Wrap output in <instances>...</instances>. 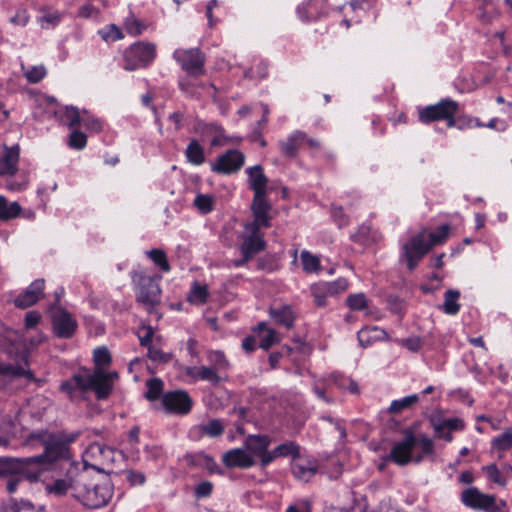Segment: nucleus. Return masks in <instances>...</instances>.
<instances>
[{"label": "nucleus", "mask_w": 512, "mask_h": 512, "mask_svg": "<svg viewBox=\"0 0 512 512\" xmlns=\"http://www.w3.org/2000/svg\"><path fill=\"white\" fill-rule=\"evenodd\" d=\"M94 369L88 373L86 368H81L86 374L75 373L69 379L62 381L60 391L66 394L70 400L75 398L77 391L87 393L93 391L99 401L107 400L113 392L114 382L119 378L116 371L107 372L106 366L112 362L111 354L106 347H98L93 352Z\"/></svg>", "instance_id": "f257e3e1"}, {"label": "nucleus", "mask_w": 512, "mask_h": 512, "mask_svg": "<svg viewBox=\"0 0 512 512\" xmlns=\"http://www.w3.org/2000/svg\"><path fill=\"white\" fill-rule=\"evenodd\" d=\"M82 435L81 430L68 432L59 430L52 432L43 453L31 457H14L16 461V472L18 483L28 481L37 482L47 466L53 465L60 460L71 458L70 446Z\"/></svg>", "instance_id": "f03ea898"}, {"label": "nucleus", "mask_w": 512, "mask_h": 512, "mask_svg": "<svg viewBox=\"0 0 512 512\" xmlns=\"http://www.w3.org/2000/svg\"><path fill=\"white\" fill-rule=\"evenodd\" d=\"M403 439L392 446L390 453L383 457L384 462H392L398 466L409 463L420 464L425 457L435 453L434 441L424 434L416 435L412 428L403 430Z\"/></svg>", "instance_id": "7ed1b4c3"}, {"label": "nucleus", "mask_w": 512, "mask_h": 512, "mask_svg": "<svg viewBox=\"0 0 512 512\" xmlns=\"http://www.w3.org/2000/svg\"><path fill=\"white\" fill-rule=\"evenodd\" d=\"M450 226L443 224L436 231L427 232L422 230L413 235L401 246L400 261L405 262L407 269L412 272L419 262L427 255L433 247L443 244L449 234Z\"/></svg>", "instance_id": "20e7f679"}, {"label": "nucleus", "mask_w": 512, "mask_h": 512, "mask_svg": "<svg viewBox=\"0 0 512 512\" xmlns=\"http://www.w3.org/2000/svg\"><path fill=\"white\" fill-rule=\"evenodd\" d=\"M113 490L108 483L97 484L86 474L73 478L72 497L87 509H99L108 504Z\"/></svg>", "instance_id": "39448f33"}, {"label": "nucleus", "mask_w": 512, "mask_h": 512, "mask_svg": "<svg viewBox=\"0 0 512 512\" xmlns=\"http://www.w3.org/2000/svg\"><path fill=\"white\" fill-rule=\"evenodd\" d=\"M134 285L136 302L146 308L148 313L161 303L162 290L160 274H147L144 270H133L130 273Z\"/></svg>", "instance_id": "423d86ee"}, {"label": "nucleus", "mask_w": 512, "mask_h": 512, "mask_svg": "<svg viewBox=\"0 0 512 512\" xmlns=\"http://www.w3.org/2000/svg\"><path fill=\"white\" fill-rule=\"evenodd\" d=\"M459 112V103L450 98L441 99L434 105H428L418 110V120L423 124L435 121H446L449 128L454 127L453 115Z\"/></svg>", "instance_id": "0eeeda50"}, {"label": "nucleus", "mask_w": 512, "mask_h": 512, "mask_svg": "<svg viewBox=\"0 0 512 512\" xmlns=\"http://www.w3.org/2000/svg\"><path fill=\"white\" fill-rule=\"evenodd\" d=\"M460 500L468 508L482 512H507L506 502L498 500L495 495L485 494L477 487L462 491Z\"/></svg>", "instance_id": "6e6552de"}, {"label": "nucleus", "mask_w": 512, "mask_h": 512, "mask_svg": "<svg viewBox=\"0 0 512 512\" xmlns=\"http://www.w3.org/2000/svg\"><path fill=\"white\" fill-rule=\"evenodd\" d=\"M156 57V46L150 42L139 41L132 44L124 52V66L126 71L147 68Z\"/></svg>", "instance_id": "1a4fd4ad"}, {"label": "nucleus", "mask_w": 512, "mask_h": 512, "mask_svg": "<svg viewBox=\"0 0 512 512\" xmlns=\"http://www.w3.org/2000/svg\"><path fill=\"white\" fill-rule=\"evenodd\" d=\"M116 451L114 448L99 442L91 443L84 452V463L99 473L110 474L104 466H109L115 461Z\"/></svg>", "instance_id": "9d476101"}, {"label": "nucleus", "mask_w": 512, "mask_h": 512, "mask_svg": "<svg viewBox=\"0 0 512 512\" xmlns=\"http://www.w3.org/2000/svg\"><path fill=\"white\" fill-rule=\"evenodd\" d=\"M160 405L166 414L185 416L191 412L194 400L187 391L176 389L165 392L161 397Z\"/></svg>", "instance_id": "9b49d317"}, {"label": "nucleus", "mask_w": 512, "mask_h": 512, "mask_svg": "<svg viewBox=\"0 0 512 512\" xmlns=\"http://www.w3.org/2000/svg\"><path fill=\"white\" fill-rule=\"evenodd\" d=\"M173 57L188 76L196 78L205 74L206 56L199 48L177 49Z\"/></svg>", "instance_id": "f8f14e48"}, {"label": "nucleus", "mask_w": 512, "mask_h": 512, "mask_svg": "<svg viewBox=\"0 0 512 512\" xmlns=\"http://www.w3.org/2000/svg\"><path fill=\"white\" fill-rule=\"evenodd\" d=\"M51 323L54 335L60 339L72 338L78 327L76 319L62 306L51 311Z\"/></svg>", "instance_id": "ddd939ff"}, {"label": "nucleus", "mask_w": 512, "mask_h": 512, "mask_svg": "<svg viewBox=\"0 0 512 512\" xmlns=\"http://www.w3.org/2000/svg\"><path fill=\"white\" fill-rule=\"evenodd\" d=\"M28 366V354L26 351L17 353L14 362H6L0 357V376L9 379L26 378L34 381L33 372L25 367Z\"/></svg>", "instance_id": "4468645a"}, {"label": "nucleus", "mask_w": 512, "mask_h": 512, "mask_svg": "<svg viewBox=\"0 0 512 512\" xmlns=\"http://www.w3.org/2000/svg\"><path fill=\"white\" fill-rule=\"evenodd\" d=\"M244 163L245 155L237 149H230L218 156L211 169L218 174L230 175L238 172Z\"/></svg>", "instance_id": "2eb2a0df"}, {"label": "nucleus", "mask_w": 512, "mask_h": 512, "mask_svg": "<svg viewBox=\"0 0 512 512\" xmlns=\"http://www.w3.org/2000/svg\"><path fill=\"white\" fill-rule=\"evenodd\" d=\"M429 422L431 427L434 429L435 436L439 439H444L447 442H451L453 440V431H461L465 427L463 420L459 418L432 416Z\"/></svg>", "instance_id": "dca6fc26"}, {"label": "nucleus", "mask_w": 512, "mask_h": 512, "mask_svg": "<svg viewBox=\"0 0 512 512\" xmlns=\"http://www.w3.org/2000/svg\"><path fill=\"white\" fill-rule=\"evenodd\" d=\"M319 462L313 457L299 455L291 462L292 475L303 482H309L318 472Z\"/></svg>", "instance_id": "f3484780"}, {"label": "nucleus", "mask_w": 512, "mask_h": 512, "mask_svg": "<svg viewBox=\"0 0 512 512\" xmlns=\"http://www.w3.org/2000/svg\"><path fill=\"white\" fill-rule=\"evenodd\" d=\"M44 279L34 280L24 291H22L13 301L15 307L26 309L36 304L44 295Z\"/></svg>", "instance_id": "a211bd4d"}, {"label": "nucleus", "mask_w": 512, "mask_h": 512, "mask_svg": "<svg viewBox=\"0 0 512 512\" xmlns=\"http://www.w3.org/2000/svg\"><path fill=\"white\" fill-rule=\"evenodd\" d=\"M222 462L229 469H248L255 464L254 458L241 448H235L225 452L222 456Z\"/></svg>", "instance_id": "6ab92c4d"}, {"label": "nucleus", "mask_w": 512, "mask_h": 512, "mask_svg": "<svg viewBox=\"0 0 512 512\" xmlns=\"http://www.w3.org/2000/svg\"><path fill=\"white\" fill-rule=\"evenodd\" d=\"M189 467L193 468H204L210 474H222V470L219 465L215 462L214 458L204 452L187 453L184 456Z\"/></svg>", "instance_id": "aec40b11"}, {"label": "nucleus", "mask_w": 512, "mask_h": 512, "mask_svg": "<svg viewBox=\"0 0 512 512\" xmlns=\"http://www.w3.org/2000/svg\"><path fill=\"white\" fill-rule=\"evenodd\" d=\"M266 195L267 193L254 194L251 203V211L253 217L258 219V221H262V223L264 224V228H268L271 226V216L269 215V212L272 209V205L266 199Z\"/></svg>", "instance_id": "412c9836"}, {"label": "nucleus", "mask_w": 512, "mask_h": 512, "mask_svg": "<svg viewBox=\"0 0 512 512\" xmlns=\"http://www.w3.org/2000/svg\"><path fill=\"white\" fill-rule=\"evenodd\" d=\"M270 318L279 326H284L286 329L294 327L297 318L296 312L291 305H279L269 308Z\"/></svg>", "instance_id": "4be33fe9"}, {"label": "nucleus", "mask_w": 512, "mask_h": 512, "mask_svg": "<svg viewBox=\"0 0 512 512\" xmlns=\"http://www.w3.org/2000/svg\"><path fill=\"white\" fill-rule=\"evenodd\" d=\"M15 465L14 457H0V478L7 480L6 489L9 493H14L19 485Z\"/></svg>", "instance_id": "5701e85b"}, {"label": "nucleus", "mask_w": 512, "mask_h": 512, "mask_svg": "<svg viewBox=\"0 0 512 512\" xmlns=\"http://www.w3.org/2000/svg\"><path fill=\"white\" fill-rule=\"evenodd\" d=\"M20 156L18 145L8 148L0 157V176H14L18 170L17 165Z\"/></svg>", "instance_id": "b1692460"}, {"label": "nucleus", "mask_w": 512, "mask_h": 512, "mask_svg": "<svg viewBox=\"0 0 512 512\" xmlns=\"http://www.w3.org/2000/svg\"><path fill=\"white\" fill-rule=\"evenodd\" d=\"M248 174L249 188L254 194L267 193L268 178L263 172L261 165H255L246 169Z\"/></svg>", "instance_id": "393cba45"}, {"label": "nucleus", "mask_w": 512, "mask_h": 512, "mask_svg": "<svg viewBox=\"0 0 512 512\" xmlns=\"http://www.w3.org/2000/svg\"><path fill=\"white\" fill-rule=\"evenodd\" d=\"M306 139V134L302 131H295L286 141L280 143V151L287 158H294L298 153L299 146Z\"/></svg>", "instance_id": "a878e982"}, {"label": "nucleus", "mask_w": 512, "mask_h": 512, "mask_svg": "<svg viewBox=\"0 0 512 512\" xmlns=\"http://www.w3.org/2000/svg\"><path fill=\"white\" fill-rule=\"evenodd\" d=\"M385 337H387L386 331L377 326L363 328L357 333V339L363 348H367L374 341Z\"/></svg>", "instance_id": "bb28decb"}, {"label": "nucleus", "mask_w": 512, "mask_h": 512, "mask_svg": "<svg viewBox=\"0 0 512 512\" xmlns=\"http://www.w3.org/2000/svg\"><path fill=\"white\" fill-rule=\"evenodd\" d=\"M271 444V438L268 435H248L245 439V447L255 456L263 453Z\"/></svg>", "instance_id": "cd10ccee"}, {"label": "nucleus", "mask_w": 512, "mask_h": 512, "mask_svg": "<svg viewBox=\"0 0 512 512\" xmlns=\"http://www.w3.org/2000/svg\"><path fill=\"white\" fill-rule=\"evenodd\" d=\"M265 241L263 236H247L240 246L242 254L253 257L256 253L265 249Z\"/></svg>", "instance_id": "c85d7f7f"}, {"label": "nucleus", "mask_w": 512, "mask_h": 512, "mask_svg": "<svg viewBox=\"0 0 512 512\" xmlns=\"http://www.w3.org/2000/svg\"><path fill=\"white\" fill-rule=\"evenodd\" d=\"M22 211V207L18 202L8 203L5 196L0 195V220L9 221L17 218Z\"/></svg>", "instance_id": "c756f323"}, {"label": "nucleus", "mask_w": 512, "mask_h": 512, "mask_svg": "<svg viewBox=\"0 0 512 512\" xmlns=\"http://www.w3.org/2000/svg\"><path fill=\"white\" fill-rule=\"evenodd\" d=\"M327 296H334L344 292L348 287V281L345 278H339L332 282H318L314 284Z\"/></svg>", "instance_id": "7c9ffc66"}, {"label": "nucleus", "mask_w": 512, "mask_h": 512, "mask_svg": "<svg viewBox=\"0 0 512 512\" xmlns=\"http://www.w3.org/2000/svg\"><path fill=\"white\" fill-rule=\"evenodd\" d=\"M187 161L193 165H201L205 161L204 149L196 139H192L185 151Z\"/></svg>", "instance_id": "2f4dec72"}, {"label": "nucleus", "mask_w": 512, "mask_h": 512, "mask_svg": "<svg viewBox=\"0 0 512 512\" xmlns=\"http://www.w3.org/2000/svg\"><path fill=\"white\" fill-rule=\"evenodd\" d=\"M460 292L455 289H448L444 294V303L440 307L448 315H456L460 311V304L457 302Z\"/></svg>", "instance_id": "473e14b6"}, {"label": "nucleus", "mask_w": 512, "mask_h": 512, "mask_svg": "<svg viewBox=\"0 0 512 512\" xmlns=\"http://www.w3.org/2000/svg\"><path fill=\"white\" fill-rule=\"evenodd\" d=\"M146 392L144 394V397L148 401H156L160 400L162 395L165 393L163 392L164 388V382L160 378H150L146 381Z\"/></svg>", "instance_id": "72a5a7b5"}, {"label": "nucleus", "mask_w": 512, "mask_h": 512, "mask_svg": "<svg viewBox=\"0 0 512 512\" xmlns=\"http://www.w3.org/2000/svg\"><path fill=\"white\" fill-rule=\"evenodd\" d=\"M420 400L418 394H412L402 399L393 400L388 408L390 414H398L404 410L412 408Z\"/></svg>", "instance_id": "f704fd0d"}, {"label": "nucleus", "mask_w": 512, "mask_h": 512, "mask_svg": "<svg viewBox=\"0 0 512 512\" xmlns=\"http://www.w3.org/2000/svg\"><path fill=\"white\" fill-rule=\"evenodd\" d=\"M146 255L153 261V263L163 272H170L171 266L169 264L167 255L164 250L154 248L146 251Z\"/></svg>", "instance_id": "c9c22d12"}, {"label": "nucleus", "mask_w": 512, "mask_h": 512, "mask_svg": "<svg viewBox=\"0 0 512 512\" xmlns=\"http://www.w3.org/2000/svg\"><path fill=\"white\" fill-rule=\"evenodd\" d=\"M302 268L306 273H319L321 271L320 259L309 251L301 253Z\"/></svg>", "instance_id": "e433bc0d"}, {"label": "nucleus", "mask_w": 512, "mask_h": 512, "mask_svg": "<svg viewBox=\"0 0 512 512\" xmlns=\"http://www.w3.org/2000/svg\"><path fill=\"white\" fill-rule=\"evenodd\" d=\"M274 450L278 458L291 456L292 460H294L300 455V446L295 441L282 443Z\"/></svg>", "instance_id": "4c0bfd02"}, {"label": "nucleus", "mask_w": 512, "mask_h": 512, "mask_svg": "<svg viewBox=\"0 0 512 512\" xmlns=\"http://www.w3.org/2000/svg\"><path fill=\"white\" fill-rule=\"evenodd\" d=\"M323 0H308L299 5L296 9L298 17L305 22L315 20L318 17V12H313L311 7L314 4L320 3Z\"/></svg>", "instance_id": "58836bf2"}, {"label": "nucleus", "mask_w": 512, "mask_h": 512, "mask_svg": "<svg viewBox=\"0 0 512 512\" xmlns=\"http://www.w3.org/2000/svg\"><path fill=\"white\" fill-rule=\"evenodd\" d=\"M224 429V424L220 419H212L208 423L200 425L202 434L213 438L221 436Z\"/></svg>", "instance_id": "ea45409f"}, {"label": "nucleus", "mask_w": 512, "mask_h": 512, "mask_svg": "<svg viewBox=\"0 0 512 512\" xmlns=\"http://www.w3.org/2000/svg\"><path fill=\"white\" fill-rule=\"evenodd\" d=\"M72 485L73 478L69 480L57 479L53 484L47 486V489L50 493L56 496H63L67 494L69 491L72 494Z\"/></svg>", "instance_id": "a19ab883"}, {"label": "nucleus", "mask_w": 512, "mask_h": 512, "mask_svg": "<svg viewBox=\"0 0 512 512\" xmlns=\"http://www.w3.org/2000/svg\"><path fill=\"white\" fill-rule=\"evenodd\" d=\"M346 305L353 311H361L368 306V300L364 293L350 294L346 298Z\"/></svg>", "instance_id": "79ce46f5"}, {"label": "nucleus", "mask_w": 512, "mask_h": 512, "mask_svg": "<svg viewBox=\"0 0 512 512\" xmlns=\"http://www.w3.org/2000/svg\"><path fill=\"white\" fill-rule=\"evenodd\" d=\"M483 471L485 472L489 481L498 484L500 486H505L507 483L506 478L501 474L496 464H490L483 467Z\"/></svg>", "instance_id": "37998d69"}, {"label": "nucleus", "mask_w": 512, "mask_h": 512, "mask_svg": "<svg viewBox=\"0 0 512 512\" xmlns=\"http://www.w3.org/2000/svg\"><path fill=\"white\" fill-rule=\"evenodd\" d=\"M194 205L202 214H208L214 209L213 198L208 194H198L194 199Z\"/></svg>", "instance_id": "c03bdc74"}, {"label": "nucleus", "mask_w": 512, "mask_h": 512, "mask_svg": "<svg viewBox=\"0 0 512 512\" xmlns=\"http://www.w3.org/2000/svg\"><path fill=\"white\" fill-rule=\"evenodd\" d=\"M493 447L500 451L509 450L512 447V432L506 431L495 437L492 441Z\"/></svg>", "instance_id": "a18cd8bd"}, {"label": "nucleus", "mask_w": 512, "mask_h": 512, "mask_svg": "<svg viewBox=\"0 0 512 512\" xmlns=\"http://www.w3.org/2000/svg\"><path fill=\"white\" fill-rule=\"evenodd\" d=\"M386 303L388 306V309L397 315L402 316L404 314V301L401 299L398 295L395 294H389L386 297Z\"/></svg>", "instance_id": "49530a36"}, {"label": "nucleus", "mask_w": 512, "mask_h": 512, "mask_svg": "<svg viewBox=\"0 0 512 512\" xmlns=\"http://www.w3.org/2000/svg\"><path fill=\"white\" fill-rule=\"evenodd\" d=\"M86 144H87V136L85 135V133H83L79 130H74L70 133L68 145L71 148L76 149V150H81L86 146Z\"/></svg>", "instance_id": "de8ad7c7"}, {"label": "nucleus", "mask_w": 512, "mask_h": 512, "mask_svg": "<svg viewBox=\"0 0 512 512\" xmlns=\"http://www.w3.org/2000/svg\"><path fill=\"white\" fill-rule=\"evenodd\" d=\"M51 433L52 432H50L48 429L34 430L27 435L26 442L28 444H31L32 442H38L43 447H45Z\"/></svg>", "instance_id": "09e8293b"}, {"label": "nucleus", "mask_w": 512, "mask_h": 512, "mask_svg": "<svg viewBox=\"0 0 512 512\" xmlns=\"http://www.w3.org/2000/svg\"><path fill=\"white\" fill-rule=\"evenodd\" d=\"M197 378L209 381L214 385L218 384L221 380L217 372L213 368L207 366H202L198 368Z\"/></svg>", "instance_id": "8fccbe9b"}, {"label": "nucleus", "mask_w": 512, "mask_h": 512, "mask_svg": "<svg viewBox=\"0 0 512 512\" xmlns=\"http://www.w3.org/2000/svg\"><path fill=\"white\" fill-rule=\"evenodd\" d=\"M279 341L278 333L274 329H267V333L261 337L259 347L267 351Z\"/></svg>", "instance_id": "3c124183"}, {"label": "nucleus", "mask_w": 512, "mask_h": 512, "mask_svg": "<svg viewBox=\"0 0 512 512\" xmlns=\"http://www.w3.org/2000/svg\"><path fill=\"white\" fill-rule=\"evenodd\" d=\"M278 267L276 257L273 255H265L263 257L258 258L257 260V269L272 272L276 270Z\"/></svg>", "instance_id": "603ef678"}, {"label": "nucleus", "mask_w": 512, "mask_h": 512, "mask_svg": "<svg viewBox=\"0 0 512 512\" xmlns=\"http://www.w3.org/2000/svg\"><path fill=\"white\" fill-rule=\"evenodd\" d=\"M351 239L355 243L367 245L370 241V226L366 224L359 226L357 232L351 236Z\"/></svg>", "instance_id": "864d4df0"}, {"label": "nucleus", "mask_w": 512, "mask_h": 512, "mask_svg": "<svg viewBox=\"0 0 512 512\" xmlns=\"http://www.w3.org/2000/svg\"><path fill=\"white\" fill-rule=\"evenodd\" d=\"M64 120L69 127L79 126L81 123V117L79 110L76 107H66L64 112Z\"/></svg>", "instance_id": "5fc2aeb1"}, {"label": "nucleus", "mask_w": 512, "mask_h": 512, "mask_svg": "<svg viewBox=\"0 0 512 512\" xmlns=\"http://www.w3.org/2000/svg\"><path fill=\"white\" fill-rule=\"evenodd\" d=\"M147 350H148L147 355H148L149 359L154 362L166 364L172 358L171 354L165 353L162 350H160L154 346L149 347Z\"/></svg>", "instance_id": "6e6d98bb"}, {"label": "nucleus", "mask_w": 512, "mask_h": 512, "mask_svg": "<svg viewBox=\"0 0 512 512\" xmlns=\"http://www.w3.org/2000/svg\"><path fill=\"white\" fill-rule=\"evenodd\" d=\"M331 216L339 228L345 227L349 223V217L344 213L343 208L340 206H332Z\"/></svg>", "instance_id": "4d7b16f0"}, {"label": "nucleus", "mask_w": 512, "mask_h": 512, "mask_svg": "<svg viewBox=\"0 0 512 512\" xmlns=\"http://www.w3.org/2000/svg\"><path fill=\"white\" fill-rule=\"evenodd\" d=\"M214 485L210 481H202L194 488V495L197 499L207 498L211 496Z\"/></svg>", "instance_id": "13d9d810"}, {"label": "nucleus", "mask_w": 512, "mask_h": 512, "mask_svg": "<svg viewBox=\"0 0 512 512\" xmlns=\"http://www.w3.org/2000/svg\"><path fill=\"white\" fill-rule=\"evenodd\" d=\"M285 512H312V502L308 499H298L290 504Z\"/></svg>", "instance_id": "bf43d9fd"}, {"label": "nucleus", "mask_w": 512, "mask_h": 512, "mask_svg": "<svg viewBox=\"0 0 512 512\" xmlns=\"http://www.w3.org/2000/svg\"><path fill=\"white\" fill-rule=\"evenodd\" d=\"M46 75V70L43 66H33L27 72L25 76L30 83L40 82Z\"/></svg>", "instance_id": "052dcab7"}, {"label": "nucleus", "mask_w": 512, "mask_h": 512, "mask_svg": "<svg viewBox=\"0 0 512 512\" xmlns=\"http://www.w3.org/2000/svg\"><path fill=\"white\" fill-rule=\"evenodd\" d=\"M125 29L129 35L138 36L142 34L146 26L137 19H131L126 21Z\"/></svg>", "instance_id": "680f3d73"}, {"label": "nucleus", "mask_w": 512, "mask_h": 512, "mask_svg": "<svg viewBox=\"0 0 512 512\" xmlns=\"http://www.w3.org/2000/svg\"><path fill=\"white\" fill-rule=\"evenodd\" d=\"M191 77L192 76L186 75L185 77L181 78L178 81V86H179L180 90L189 97H193L196 95V86L191 81V79H190Z\"/></svg>", "instance_id": "e2e57ef3"}, {"label": "nucleus", "mask_w": 512, "mask_h": 512, "mask_svg": "<svg viewBox=\"0 0 512 512\" xmlns=\"http://www.w3.org/2000/svg\"><path fill=\"white\" fill-rule=\"evenodd\" d=\"M99 14L100 10L89 3L80 6L77 11V16L85 19L97 17Z\"/></svg>", "instance_id": "0e129e2a"}, {"label": "nucleus", "mask_w": 512, "mask_h": 512, "mask_svg": "<svg viewBox=\"0 0 512 512\" xmlns=\"http://www.w3.org/2000/svg\"><path fill=\"white\" fill-rule=\"evenodd\" d=\"M210 361L217 366L219 369H227L229 367V361L222 351H213L210 353Z\"/></svg>", "instance_id": "69168bd1"}, {"label": "nucleus", "mask_w": 512, "mask_h": 512, "mask_svg": "<svg viewBox=\"0 0 512 512\" xmlns=\"http://www.w3.org/2000/svg\"><path fill=\"white\" fill-rule=\"evenodd\" d=\"M12 512H43L38 510L30 501L21 500L16 502L11 507Z\"/></svg>", "instance_id": "338daca9"}, {"label": "nucleus", "mask_w": 512, "mask_h": 512, "mask_svg": "<svg viewBox=\"0 0 512 512\" xmlns=\"http://www.w3.org/2000/svg\"><path fill=\"white\" fill-rule=\"evenodd\" d=\"M126 479L128 482L132 485H142L145 483L146 477L144 473L135 471V470H128L126 471Z\"/></svg>", "instance_id": "774afa93"}]
</instances>
